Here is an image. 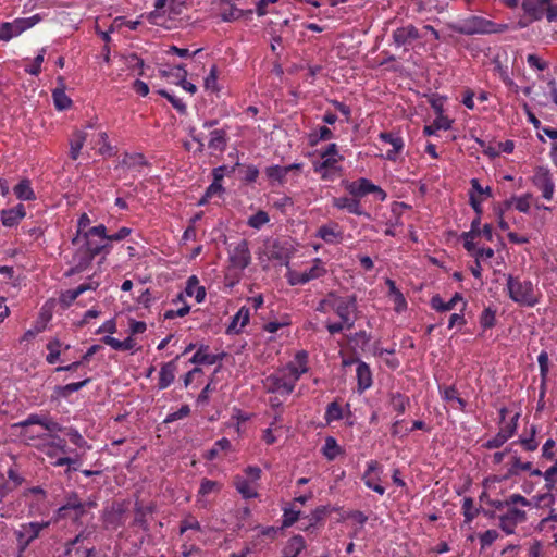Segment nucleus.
<instances>
[{"mask_svg": "<svg viewBox=\"0 0 557 557\" xmlns=\"http://www.w3.org/2000/svg\"><path fill=\"white\" fill-rule=\"evenodd\" d=\"M308 371L309 355L306 350H298L293 360L265 376L263 387L268 393L288 396L294 392L301 375Z\"/></svg>", "mask_w": 557, "mask_h": 557, "instance_id": "f257e3e1", "label": "nucleus"}, {"mask_svg": "<svg viewBox=\"0 0 557 557\" xmlns=\"http://www.w3.org/2000/svg\"><path fill=\"white\" fill-rule=\"evenodd\" d=\"M447 28L466 36L502 34L508 29L507 24L495 23L480 15H469L446 24Z\"/></svg>", "mask_w": 557, "mask_h": 557, "instance_id": "f03ea898", "label": "nucleus"}, {"mask_svg": "<svg viewBox=\"0 0 557 557\" xmlns=\"http://www.w3.org/2000/svg\"><path fill=\"white\" fill-rule=\"evenodd\" d=\"M531 507V502L520 494H510L509 503L505 511L497 515L498 527L503 532L513 534L519 524L527 522V508Z\"/></svg>", "mask_w": 557, "mask_h": 557, "instance_id": "7ed1b4c3", "label": "nucleus"}, {"mask_svg": "<svg viewBox=\"0 0 557 557\" xmlns=\"http://www.w3.org/2000/svg\"><path fill=\"white\" fill-rule=\"evenodd\" d=\"M506 287L509 298L521 307L533 308L541 301L542 294L530 280L507 274Z\"/></svg>", "mask_w": 557, "mask_h": 557, "instance_id": "20e7f679", "label": "nucleus"}, {"mask_svg": "<svg viewBox=\"0 0 557 557\" xmlns=\"http://www.w3.org/2000/svg\"><path fill=\"white\" fill-rule=\"evenodd\" d=\"M251 253L246 239H242L233 248L228 249V272L238 282L243 271L250 264Z\"/></svg>", "mask_w": 557, "mask_h": 557, "instance_id": "39448f33", "label": "nucleus"}, {"mask_svg": "<svg viewBox=\"0 0 557 557\" xmlns=\"http://www.w3.org/2000/svg\"><path fill=\"white\" fill-rule=\"evenodd\" d=\"M333 312L339 320L345 321L348 327H354L358 312L356 295L341 296L336 294Z\"/></svg>", "mask_w": 557, "mask_h": 557, "instance_id": "423d86ee", "label": "nucleus"}, {"mask_svg": "<svg viewBox=\"0 0 557 557\" xmlns=\"http://www.w3.org/2000/svg\"><path fill=\"white\" fill-rule=\"evenodd\" d=\"M345 189L350 196L356 197L358 200L369 194L375 195L376 199L381 201H384L387 197L385 190L366 177H361L352 182H346Z\"/></svg>", "mask_w": 557, "mask_h": 557, "instance_id": "0eeeda50", "label": "nucleus"}, {"mask_svg": "<svg viewBox=\"0 0 557 557\" xmlns=\"http://www.w3.org/2000/svg\"><path fill=\"white\" fill-rule=\"evenodd\" d=\"M327 270L324 262L320 258H314L312 265L302 272L290 271L287 274V282L290 286L305 285L306 283L321 278L326 274Z\"/></svg>", "mask_w": 557, "mask_h": 557, "instance_id": "6e6552de", "label": "nucleus"}, {"mask_svg": "<svg viewBox=\"0 0 557 557\" xmlns=\"http://www.w3.org/2000/svg\"><path fill=\"white\" fill-rule=\"evenodd\" d=\"M302 168V163H293L289 165H270L264 169L265 177L273 187L284 186L287 183V176L294 174L298 176Z\"/></svg>", "mask_w": 557, "mask_h": 557, "instance_id": "1a4fd4ad", "label": "nucleus"}, {"mask_svg": "<svg viewBox=\"0 0 557 557\" xmlns=\"http://www.w3.org/2000/svg\"><path fill=\"white\" fill-rule=\"evenodd\" d=\"M321 162L314 164V171L321 174L323 180L329 177V171L337 170V163L344 158L338 153V148L335 143L329 144L326 148L321 151Z\"/></svg>", "mask_w": 557, "mask_h": 557, "instance_id": "9d476101", "label": "nucleus"}, {"mask_svg": "<svg viewBox=\"0 0 557 557\" xmlns=\"http://www.w3.org/2000/svg\"><path fill=\"white\" fill-rule=\"evenodd\" d=\"M40 21L38 14L27 18H16L13 22H5L0 25V40L9 41L15 36H18L24 30L33 27Z\"/></svg>", "mask_w": 557, "mask_h": 557, "instance_id": "9b49d317", "label": "nucleus"}, {"mask_svg": "<svg viewBox=\"0 0 557 557\" xmlns=\"http://www.w3.org/2000/svg\"><path fill=\"white\" fill-rule=\"evenodd\" d=\"M174 11V0H156L154 10L149 14V21L166 29H171L174 25L171 13Z\"/></svg>", "mask_w": 557, "mask_h": 557, "instance_id": "f8f14e48", "label": "nucleus"}, {"mask_svg": "<svg viewBox=\"0 0 557 557\" xmlns=\"http://www.w3.org/2000/svg\"><path fill=\"white\" fill-rule=\"evenodd\" d=\"M532 182L533 185L541 191L542 197L545 200H553L555 194V182L553 174L547 168H537L533 175Z\"/></svg>", "mask_w": 557, "mask_h": 557, "instance_id": "ddd939ff", "label": "nucleus"}, {"mask_svg": "<svg viewBox=\"0 0 557 557\" xmlns=\"http://www.w3.org/2000/svg\"><path fill=\"white\" fill-rule=\"evenodd\" d=\"M382 466L376 460H370L367 462V469L362 474V482L369 488L375 493L383 495L385 487L381 485Z\"/></svg>", "mask_w": 557, "mask_h": 557, "instance_id": "4468645a", "label": "nucleus"}, {"mask_svg": "<svg viewBox=\"0 0 557 557\" xmlns=\"http://www.w3.org/2000/svg\"><path fill=\"white\" fill-rule=\"evenodd\" d=\"M49 525V522H30L22 525L17 531V544L20 552H24L29 544L39 536L40 532Z\"/></svg>", "mask_w": 557, "mask_h": 557, "instance_id": "2eb2a0df", "label": "nucleus"}, {"mask_svg": "<svg viewBox=\"0 0 557 557\" xmlns=\"http://www.w3.org/2000/svg\"><path fill=\"white\" fill-rule=\"evenodd\" d=\"M392 38L397 47H404L422 38V34L414 25L408 24L393 30Z\"/></svg>", "mask_w": 557, "mask_h": 557, "instance_id": "dca6fc26", "label": "nucleus"}, {"mask_svg": "<svg viewBox=\"0 0 557 557\" xmlns=\"http://www.w3.org/2000/svg\"><path fill=\"white\" fill-rule=\"evenodd\" d=\"M521 472H529L530 476L542 475V471L540 469L533 468V463L531 461H522L517 454H513L511 456L510 466L504 479L518 476Z\"/></svg>", "mask_w": 557, "mask_h": 557, "instance_id": "f3484780", "label": "nucleus"}, {"mask_svg": "<svg viewBox=\"0 0 557 557\" xmlns=\"http://www.w3.org/2000/svg\"><path fill=\"white\" fill-rule=\"evenodd\" d=\"M185 297H194L197 302H202L206 298V289L200 285L196 275L188 277L184 292L176 295V305L183 301Z\"/></svg>", "mask_w": 557, "mask_h": 557, "instance_id": "a211bd4d", "label": "nucleus"}, {"mask_svg": "<svg viewBox=\"0 0 557 557\" xmlns=\"http://www.w3.org/2000/svg\"><path fill=\"white\" fill-rule=\"evenodd\" d=\"M379 139L392 146V149L387 150L385 158L389 161H396L405 147L403 137L392 132H381Z\"/></svg>", "mask_w": 557, "mask_h": 557, "instance_id": "6ab92c4d", "label": "nucleus"}, {"mask_svg": "<svg viewBox=\"0 0 557 557\" xmlns=\"http://www.w3.org/2000/svg\"><path fill=\"white\" fill-rule=\"evenodd\" d=\"M550 0H523L521 8L525 15L532 21H540L544 14L547 15V7Z\"/></svg>", "mask_w": 557, "mask_h": 557, "instance_id": "aec40b11", "label": "nucleus"}, {"mask_svg": "<svg viewBox=\"0 0 557 557\" xmlns=\"http://www.w3.org/2000/svg\"><path fill=\"white\" fill-rule=\"evenodd\" d=\"M315 236L329 245L339 244L343 240V232L336 222L321 225Z\"/></svg>", "mask_w": 557, "mask_h": 557, "instance_id": "412c9836", "label": "nucleus"}, {"mask_svg": "<svg viewBox=\"0 0 557 557\" xmlns=\"http://www.w3.org/2000/svg\"><path fill=\"white\" fill-rule=\"evenodd\" d=\"M332 206L338 210H347L349 213L361 216L367 215L360 200L356 197H334L332 199Z\"/></svg>", "mask_w": 557, "mask_h": 557, "instance_id": "4be33fe9", "label": "nucleus"}, {"mask_svg": "<svg viewBox=\"0 0 557 557\" xmlns=\"http://www.w3.org/2000/svg\"><path fill=\"white\" fill-rule=\"evenodd\" d=\"M250 309L243 306L233 317L231 323L226 327L227 335H237L243 332V329L249 323Z\"/></svg>", "mask_w": 557, "mask_h": 557, "instance_id": "5701e85b", "label": "nucleus"}, {"mask_svg": "<svg viewBox=\"0 0 557 557\" xmlns=\"http://www.w3.org/2000/svg\"><path fill=\"white\" fill-rule=\"evenodd\" d=\"M537 432V426L532 424L530 429L525 430L511 445L519 444L524 451L533 453L540 445V442L536 440Z\"/></svg>", "mask_w": 557, "mask_h": 557, "instance_id": "b1692460", "label": "nucleus"}, {"mask_svg": "<svg viewBox=\"0 0 557 557\" xmlns=\"http://www.w3.org/2000/svg\"><path fill=\"white\" fill-rule=\"evenodd\" d=\"M220 360L221 357L219 355L210 352V347L208 345H200L196 352L188 359V361L196 366H212Z\"/></svg>", "mask_w": 557, "mask_h": 557, "instance_id": "393cba45", "label": "nucleus"}, {"mask_svg": "<svg viewBox=\"0 0 557 557\" xmlns=\"http://www.w3.org/2000/svg\"><path fill=\"white\" fill-rule=\"evenodd\" d=\"M228 136L224 128L213 129L210 132V138L208 141V148L211 150V154L215 152H223L227 147Z\"/></svg>", "mask_w": 557, "mask_h": 557, "instance_id": "a878e982", "label": "nucleus"}, {"mask_svg": "<svg viewBox=\"0 0 557 557\" xmlns=\"http://www.w3.org/2000/svg\"><path fill=\"white\" fill-rule=\"evenodd\" d=\"M26 214L25 207L20 203L11 209L1 211V222L7 227L15 226Z\"/></svg>", "mask_w": 557, "mask_h": 557, "instance_id": "bb28decb", "label": "nucleus"}, {"mask_svg": "<svg viewBox=\"0 0 557 557\" xmlns=\"http://www.w3.org/2000/svg\"><path fill=\"white\" fill-rule=\"evenodd\" d=\"M458 301H463L460 293H455L448 301H444L440 295H434L430 300V306L437 312H446L453 310Z\"/></svg>", "mask_w": 557, "mask_h": 557, "instance_id": "cd10ccee", "label": "nucleus"}, {"mask_svg": "<svg viewBox=\"0 0 557 557\" xmlns=\"http://www.w3.org/2000/svg\"><path fill=\"white\" fill-rule=\"evenodd\" d=\"M357 363L356 376L358 381V389L359 392H364L372 385V372L369 364L366 362L357 360Z\"/></svg>", "mask_w": 557, "mask_h": 557, "instance_id": "c85d7f7f", "label": "nucleus"}, {"mask_svg": "<svg viewBox=\"0 0 557 557\" xmlns=\"http://www.w3.org/2000/svg\"><path fill=\"white\" fill-rule=\"evenodd\" d=\"M386 286L388 287V296L394 302V309L400 313L407 309V300L404 294L397 288L395 281L386 278Z\"/></svg>", "mask_w": 557, "mask_h": 557, "instance_id": "c756f323", "label": "nucleus"}, {"mask_svg": "<svg viewBox=\"0 0 557 557\" xmlns=\"http://www.w3.org/2000/svg\"><path fill=\"white\" fill-rule=\"evenodd\" d=\"M99 284L97 282L84 283L74 289H69L61 295V302L65 306H71L72 302L84 292L97 289Z\"/></svg>", "mask_w": 557, "mask_h": 557, "instance_id": "7c9ffc66", "label": "nucleus"}, {"mask_svg": "<svg viewBox=\"0 0 557 557\" xmlns=\"http://www.w3.org/2000/svg\"><path fill=\"white\" fill-rule=\"evenodd\" d=\"M233 484L236 491L243 496L245 499L255 498L258 496L256 487L245 476L236 475L233 479Z\"/></svg>", "mask_w": 557, "mask_h": 557, "instance_id": "2f4dec72", "label": "nucleus"}, {"mask_svg": "<svg viewBox=\"0 0 557 557\" xmlns=\"http://www.w3.org/2000/svg\"><path fill=\"white\" fill-rule=\"evenodd\" d=\"M201 532L200 523L194 516H186L180 524V534L191 539V536Z\"/></svg>", "mask_w": 557, "mask_h": 557, "instance_id": "473e14b6", "label": "nucleus"}, {"mask_svg": "<svg viewBox=\"0 0 557 557\" xmlns=\"http://www.w3.org/2000/svg\"><path fill=\"white\" fill-rule=\"evenodd\" d=\"M305 547V539L301 535H294L287 541L283 550V557H298Z\"/></svg>", "mask_w": 557, "mask_h": 557, "instance_id": "72a5a7b5", "label": "nucleus"}, {"mask_svg": "<svg viewBox=\"0 0 557 557\" xmlns=\"http://www.w3.org/2000/svg\"><path fill=\"white\" fill-rule=\"evenodd\" d=\"M388 405L397 414H404L410 406V398L399 392L391 393Z\"/></svg>", "mask_w": 557, "mask_h": 557, "instance_id": "f704fd0d", "label": "nucleus"}, {"mask_svg": "<svg viewBox=\"0 0 557 557\" xmlns=\"http://www.w3.org/2000/svg\"><path fill=\"white\" fill-rule=\"evenodd\" d=\"M87 139V134L84 131H75L70 139V157L73 160H76L81 153V149L83 148L85 141Z\"/></svg>", "mask_w": 557, "mask_h": 557, "instance_id": "c9c22d12", "label": "nucleus"}, {"mask_svg": "<svg viewBox=\"0 0 557 557\" xmlns=\"http://www.w3.org/2000/svg\"><path fill=\"white\" fill-rule=\"evenodd\" d=\"M451 120H449L447 116L440 114L431 125L424 126L423 134L425 136H432L440 129L447 131L451 127Z\"/></svg>", "mask_w": 557, "mask_h": 557, "instance_id": "e433bc0d", "label": "nucleus"}, {"mask_svg": "<svg viewBox=\"0 0 557 557\" xmlns=\"http://www.w3.org/2000/svg\"><path fill=\"white\" fill-rule=\"evenodd\" d=\"M121 164L129 170L140 172L141 168L147 165V161L141 153H125Z\"/></svg>", "mask_w": 557, "mask_h": 557, "instance_id": "4c0bfd02", "label": "nucleus"}, {"mask_svg": "<svg viewBox=\"0 0 557 557\" xmlns=\"http://www.w3.org/2000/svg\"><path fill=\"white\" fill-rule=\"evenodd\" d=\"M75 511V519H78L85 513V505L79 500L77 494L72 493L66 497V503L61 506V511Z\"/></svg>", "mask_w": 557, "mask_h": 557, "instance_id": "58836bf2", "label": "nucleus"}, {"mask_svg": "<svg viewBox=\"0 0 557 557\" xmlns=\"http://www.w3.org/2000/svg\"><path fill=\"white\" fill-rule=\"evenodd\" d=\"M102 342L106 345H109L110 347H112L115 350H132V349H134V347L136 345V343H135V341L133 339L132 336H128L124 341H120V339H117L115 337H112V336H104L102 338Z\"/></svg>", "mask_w": 557, "mask_h": 557, "instance_id": "ea45409f", "label": "nucleus"}, {"mask_svg": "<svg viewBox=\"0 0 557 557\" xmlns=\"http://www.w3.org/2000/svg\"><path fill=\"white\" fill-rule=\"evenodd\" d=\"M187 70L185 64H176V85L182 86V88L189 94L194 95L197 91V87L191 82L186 79Z\"/></svg>", "mask_w": 557, "mask_h": 557, "instance_id": "a19ab883", "label": "nucleus"}, {"mask_svg": "<svg viewBox=\"0 0 557 557\" xmlns=\"http://www.w3.org/2000/svg\"><path fill=\"white\" fill-rule=\"evenodd\" d=\"M89 382H90V379L87 377V379H85V380H83L81 382L70 383V384H66L64 386H55L54 393H55V395L58 397L66 398L72 393H75V392L79 391L81 388H83Z\"/></svg>", "mask_w": 557, "mask_h": 557, "instance_id": "79ce46f5", "label": "nucleus"}, {"mask_svg": "<svg viewBox=\"0 0 557 557\" xmlns=\"http://www.w3.org/2000/svg\"><path fill=\"white\" fill-rule=\"evenodd\" d=\"M174 381V361L163 364L160 371L158 386L159 388L168 387Z\"/></svg>", "mask_w": 557, "mask_h": 557, "instance_id": "37998d69", "label": "nucleus"}, {"mask_svg": "<svg viewBox=\"0 0 557 557\" xmlns=\"http://www.w3.org/2000/svg\"><path fill=\"white\" fill-rule=\"evenodd\" d=\"M14 194L21 200H34L36 198L35 193L30 186L28 180H22L15 187Z\"/></svg>", "mask_w": 557, "mask_h": 557, "instance_id": "c03bdc74", "label": "nucleus"}, {"mask_svg": "<svg viewBox=\"0 0 557 557\" xmlns=\"http://www.w3.org/2000/svg\"><path fill=\"white\" fill-rule=\"evenodd\" d=\"M479 323L482 331L494 327L496 325V310L486 307L479 317Z\"/></svg>", "mask_w": 557, "mask_h": 557, "instance_id": "a18cd8bd", "label": "nucleus"}, {"mask_svg": "<svg viewBox=\"0 0 557 557\" xmlns=\"http://www.w3.org/2000/svg\"><path fill=\"white\" fill-rule=\"evenodd\" d=\"M322 453L327 460L332 461L342 453V448L334 437L329 436L325 440Z\"/></svg>", "mask_w": 557, "mask_h": 557, "instance_id": "49530a36", "label": "nucleus"}, {"mask_svg": "<svg viewBox=\"0 0 557 557\" xmlns=\"http://www.w3.org/2000/svg\"><path fill=\"white\" fill-rule=\"evenodd\" d=\"M52 98H53V103H54V107L59 110V111H63V110H66L69 108H71L72 106V100L71 98L65 94L64 89L63 88H57L53 90L52 92Z\"/></svg>", "mask_w": 557, "mask_h": 557, "instance_id": "de8ad7c7", "label": "nucleus"}, {"mask_svg": "<svg viewBox=\"0 0 557 557\" xmlns=\"http://www.w3.org/2000/svg\"><path fill=\"white\" fill-rule=\"evenodd\" d=\"M222 488V485L218 481L209 480V479H202L198 495L201 497H206L211 494H218Z\"/></svg>", "mask_w": 557, "mask_h": 557, "instance_id": "09e8293b", "label": "nucleus"}, {"mask_svg": "<svg viewBox=\"0 0 557 557\" xmlns=\"http://www.w3.org/2000/svg\"><path fill=\"white\" fill-rule=\"evenodd\" d=\"M343 419V409L342 406L337 401H332L327 405L325 413H324V420L327 424L339 421Z\"/></svg>", "mask_w": 557, "mask_h": 557, "instance_id": "8fccbe9b", "label": "nucleus"}, {"mask_svg": "<svg viewBox=\"0 0 557 557\" xmlns=\"http://www.w3.org/2000/svg\"><path fill=\"white\" fill-rule=\"evenodd\" d=\"M461 509L466 523L472 522L479 515V509L474 507V500L471 497L463 498Z\"/></svg>", "mask_w": 557, "mask_h": 557, "instance_id": "3c124183", "label": "nucleus"}, {"mask_svg": "<svg viewBox=\"0 0 557 557\" xmlns=\"http://www.w3.org/2000/svg\"><path fill=\"white\" fill-rule=\"evenodd\" d=\"M554 460V463L546 471H542L541 475L544 478L547 491L554 490L557 484V458Z\"/></svg>", "mask_w": 557, "mask_h": 557, "instance_id": "603ef678", "label": "nucleus"}, {"mask_svg": "<svg viewBox=\"0 0 557 557\" xmlns=\"http://www.w3.org/2000/svg\"><path fill=\"white\" fill-rule=\"evenodd\" d=\"M224 193H225V189L222 186V184L212 182L207 187L206 193H205L202 199L200 200V203H206L214 197L221 198Z\"/></svg>", "mask_w": 557, "mask_h": 557, "instance_id": "864d4df0", "label": "nucleus"}, {"mask_svg": "<svg viewBox=\"0 0 557 557\" xmlns=\"http://www.w3.org/2000/svg\"><path fill=\"white\" fill-rule=\"evenodd\" d=\"M62 344L58 338L51 339L47 344V349L49 350L46 360L49 364H54L60 359V348Z\"/></svg>", "mask_w": 557, "mask_h": 557, "instance_id": "5fc2aeb1", "label": "nucleus"}, {"mask_svg": "<svg viewBox=\"0 0 557 557\" xmlns=\"http://www.w3.org/2000/svg\"><path fill=\"white\" fill-rule=\"evenodd\" d=\"M269 221V214L263 210H259L257 213L249 216L247 224L252 228L260 230Z\"/></svg>", "mask_w": 557, "mask_h": 557, "instance_id": "6e6d98bb", "label": "nucleus"}, {"mask_svg": "<svg viewBox=\"0 0 557 557\" xmlns=\"http://www.w3.org/2000/svg\"><path fill=\"white\" fill-rule=\"evenodd\" d=\"M519 417L520 413H516L508 423L499 428L498 433L502 434L505 440L508 441L515 435L518 428Z\"/></svg>", "mask_w": 557, "mask_h": 557, "instance_id": "4d7b16f0", "label": "nucleus"}, {"mask_svg": "<svg viewBox=\"0 0 557 557\" xmlns=\"http://www.w3.org/2000/svg\"><path fill=\"white\" fill-rule=\"evenodd\" d=\"M336 298L335 292H330L323 299L318 302L317 311L321 313H327L333 311L334 302Z\"/></svg>", "mask_w": 557, "mask_h": 557, "instance_id": "13d9d810", "label": "nucleus"}, {"mask_svg": "<svg viewBox=\"0 0 557 557\" xmlns=\"http://www.w3.org/2000/svg\"><path fill=\"white\" fill-rule=\"evenodd\" d=\"M556 523H557V511H556V509H550L549 513L546 517L541 519V521L539 523V528L542 531H549V530L555 529Z\"/></svg>", "mask_w": 557, "mask_h": 557, "instance_id": "bf43d9fd", "label": "nucleus"}, {"mask_svg": "<svg viewBox=\"0 0 557 557\" xmlns=\"http://www.w3.org/2000/svg\"><path fill=\"white\" fill-rule=\"evenodd\" d=\"M499 537V533L495 529L486 530L485 532L479 535L481 548L484 549L491 546L497 539Z\"/></svg>", "mask_w": 557, "mask_h": 557, "instance_id": "052dcab7", "label": "nucleus"}, {"mask_svg": "<svg viewBox=\"0 0 557 557\" xmlns=\"http://www.w3.org/2000/svg\"><path fill=\"white\" fill-rule=\"evenodd\" d=\"M205 88L207 90H210V91H213V92L219 90V87H218V67L215 65H213L210 69L209 74L205 78Z\"/></svg>", "mask_w": 557, "mask_h": 557, "instance_id": "680f3d73", "label": "nucleus"}, {"mask_svg": "<svg viewBox=\"0 0 557 557\" xmlns=\"http://www.w3.org/2000/svg\"><path fill=\"white\" fill-rule=\"evenodd\" d=\"M300 516V510L296 509L294 506L284 509L283 513V525L290 527L293 525Z\"/></svg>", "mask_w": 557, "mask_h": 557, "instance_id": "e2e57ef3", "label": "nucleus"}, {"mask_svg": "<svg viewBox=\"0 0 557 557\" xmlns=\"http://www.w3.org/2000/svg\"><path fill=\"white\" fill-rule=\"evenodd\" d=\"M243 15V11L235 5L231 4L227 9H224L221 12V18L224 22H232L240 18Z\"/></svg>", "mask_w": 557, "mask_h": 557, "instance_id": "0e129e2a", "label": "nucleus"}, {"mask_svg": "<svg viewBox=\"0 0 557 557\" xmlns=\"http://www.w3.org/2000/svg\"><path fill=\"white\" fill-rule=\"evenodd\" d=\"M109 248V245L106 244H98L94 242L91 238H86V252L90 253L91 257H96L97 255L101 253L102 251L107 250Z\"/></svg>", "mask_w": 557, "mask_h": 557, "instance_id": "69168bd1", "label": "nucleus"}, {"mask_svg": "<svg viewBox=\"0 0 557 557\" xmlns=\"http://www.w3.org/2000/svg\"><path fill=\"white\" fill-rule=\"evenodd\" d=\"M555 446L556 442L553 438H548L542 446V458L554 460L556 457Z\"/></svg>", "mask_w": 557, "mask_h": 557, "instance_id": "338daca9", "label": "nucleus"}, {"mask_svg": "<svg viewBox=\"0 0 557 557\" xmlns=\"http://www.w3.org/2000/svg\"><path fill=\"white\" fill-rule=\"evenodd\" d=\"M532 198V194L527 193L520 197H516L515 208L522 213H528L530 211V200Z\"/></svg>", "mask_w": 557, "mask_h": 557, "instance_id": "774afa93", "label": "nucleus"}]
</instances>
